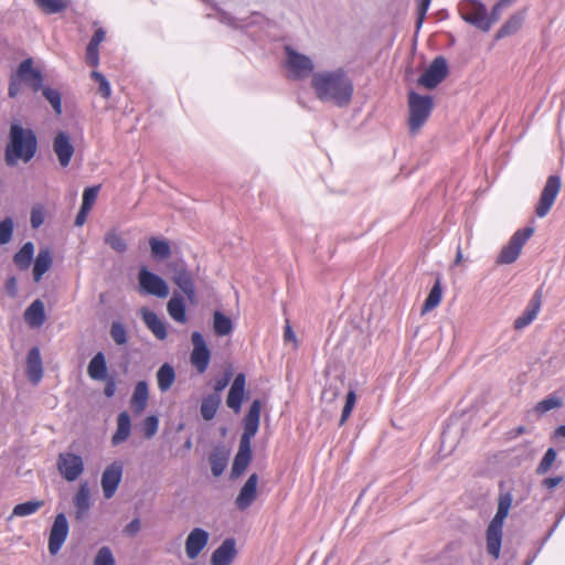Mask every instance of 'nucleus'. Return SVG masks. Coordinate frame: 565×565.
Instances as JSON below:
<instances>
[{
    "mask_svg": "<svg viewBox=\"0 0 565 565\" xmlns=\"http://www.w3.org/2000/svg\"><path fill=\"white\" fill-rule=\"evenodd\" d=\"M34 2L47 14L62 12L67 7L66 0H34Z\"/></svg>",
    "mask_w": 565,
    "mask_h": 565,
    "instance_id": "43",
    "label": "nucleus"
},
{
    "mask_svg": "<svg viewBox=\"0 0 565 565\" xmlns=\"http://www.w3.org/2000/svg\"><path fill=\"white\" fill-rule=\"evenodd\" d=\"M562 181L558 175H550L545 182V185L541 192L539 203L535 207V213L539 217L547 215L552 209L557 194L559 193Z\"/></svg>",
    "mask_w": 565,
    "mask_h": 565,
    "instance_id": "11",
    "label": "nucleus"
},
{
    "mask_svg": "<svg viewBox=\"0 0 565 565\" xmlns=\"http://www.w3.org/2000/svg\"><path fill=\"white\" fill-rule=\"evenodd\" d=\"M311 87L320 102L338 107H347L354 92L352 79L342 67L313 73Z\"/></svg>",
    "mask_w": 565,
    "mask_h": 565,
    "instance_id": "1",
    "label": "nucleus"
},
{
    "mask_svg": "<svg viewBox=\"0 0 565 565\" xmlns=\"http://www.w3.org/2000/svg\"><path fill=\"white\" fill-rule=\"evenodd\" d=\"M143 294L164 299L169 296V286L159 275L143 266Z\"/></svg>",
    "mask_w": 565,
    "mask_h": 565,
    "instance_id": "16",
    "label": "nucleus"
},
{
    "mask_svg": "<svg viewBox=\"0 0 565 565\" xmlns=\"http://www.w3.org/2000/svg\"><path fill=\"white\" fill-rule=\"evenodd\" d=\"M172 281L182 290L190 302L195 299V286L192 273L184 263H175L172 266Z\"/></svg>",
    "mask_w": 565,
    "mask_h": 565,
    "instance_id": "13",
    "label": "nucleus"
},
{
    "mask_svg": "<svg viewBox=\"0 0 565 565\" xmlns=\"http://www.w3.org/2000/svg\"><path fill=\"white\" fill-rule=\"evenodd\" d=\"M533 233L534 228L530 226L518 230L511 236L508 244L502 247L495 263L499 265H508L514 263L519 258L524 244L527 242V239H530Z\"/></svg>",
    "mask_w": 565,
    "mask_h": 565,
    "instance_id": "6",
    "label": "nucleus"
},
{
    "mask_svg": "<svg viewBox=\"0 0 565 565\" xmlns=\"http://www.w3.org/2000/svg\"><path fill=\"white\" fill-rule=\"evenodd\" d=\"M24 320L32 328L41 327L45 321L44 303L36 299L34 300L24 312Z\"/></svg>",
    "mask_w": 565,
    "mask_h": 565,
    "instance_id": "26",
    "label": "nucleus"
},
{
    "mask_svg": "<svg viewBox=\"0 0 565 565\" xmlns=\"http://www.w3.org/2000/svg\"><path fill=\"white\" fill-rule=\"evenodd\" d=\"M104 241L107 245H109L114 250L118 253H122L127 249V244L125 239L115 230L107 232Z\"/></svg>",
    "mask_w": 565,
    "mask_h": 565,
    "instance_id": "44",
    "label": "nucleus"
},
{
    "mask_svg": "<svg viewBox=\"0 0 565 565\" xmlns=\"http://www.w3.org/2000/svg\"><path fill=\"white\" fill-rule=\"evenodd\" d=\"M122 467L119 462L108 466L102 476V488L104 497L110 499L116 493L118 484L121 480Z\"/></svg>",
    "mask_w": 565,
    "mask_h": 565,
    "instance_id": "19",
    "label": "nucleus"
},
{
    "mask_svg": "<svg viewBox=\"0 0 565 565\" xmlns=\"http://www.w3.org/2000/svg\"><path fill=\"white\" fill-rule=\"evenodd\" d=\"M257 483L258 476L256 473H252L242 487L235 500V504L238 510L244 511L254 503L257 494Z\"/></svg>",
    "mask_w": 565,
    "mask_h": 565,
    "instance_id": "21",
    "label": "nucleus"
},
{
    "mask_svg": "<svg viewBox=\"0 0 565 565\" xmlns=\"http://www.w3.org/2000/svg\"><path fill=\"white\" fill-rule=\"evenodd\" d=\"M564 481L563 476L550 477L542 480L541 486L545 489H554Z\"/></svg>",
    "mask_w": 565,
    "mask_h": 565,
    "instance_id": "61",
    "label": "nucleus"
},
{
    "mask_svg": "<svg viewBox=\"0 0 565 565\" xmlns=\"http://www.w3.org/2000/svg\"><path fill=\"white\" fill-rule=\"evenodd\" d=\"M211 471L214 477H220L227 467L228 456L222 448H215L209 456Z\"/></svg>",
    "mask_w": 565,
    "mask_h": 565,
    "instance_id": "31",
    "label": "nucleus"
},
{
    "mask_svg": "<svg viewBox=\"0 0 565 565\" xmlns=\"http://www.w3.org/2000/svg\"><path fill=\"white\" fill-rule=\"evenodd\" d=\"M542 289L539 288L520 317L514 320V329L522 330L531 324L537 317L542 307Z\"/></svg>",
    "mask_w": 565,
    "mask_h": 565,
    "instance_id": "17",
    "label": "nucleus"
},
{
    "mask_svg": "<svg viewBox=\"0 0 565 565\" xmlns=\"http://www.w3.org/2000/svg\"><path fill=\"white\" fill-rule=\"evenodd\" d=\"M221 404V396L218 394H209L202 399L200 413L203 419L212 420Z\"/></svg>",
    "mask_w": 565,
    "mask_h": 565,
    "instance_id": "34",
    "label": "nucleus"
},
{
    "mask_svg": "<svg viewBox=\"0 0 565 565\" xmlns=\"http://www.w3.org/2000/svg\"><path fill=\"white\" fill-rule=\"evenodd\" d=\"M6 291L11 297H15L18 292V282L14 277H10L6 282Z\"/></svg>",
    "mask_w": 565,
    "mask_h": 565,
    "instance_id": "64",
    "label": "nucleus"
},
{
    "mask_svg": "<svg viewBox=\"0 0 565 565\" xmlns=\"http://www.w3.org/2000/svg\"><path fill=\"white\" fill-rule=\"evenodd\" d=\"M262 403L254 399L244 417V430L239 439L238 451L234 457L231 477H239L248 467L252 460V439L258 431L260 418Z\"/></svg>",
    "mask_w": 565,
    "mask_h": 565,
    "instance_id": "2",
    "label": "nucleus"
},
{
    "mask_svg": "<svg viewBox=\"0 0 565 565\" xmlns=\"http://www.w3.org/2000/svg\"><path fill=\"white\" fill-rule=\"evenodd\" d=\"M56 466L61 476L68 482L77 480L84 471L83 458L73 452L60 454Z\"/></svg>",
    "mask_w": 565,
    "mask_h": 565,
    "instance_id": "10",
    "label": "nucleus"
},
{
    "mask_svg": "<svg viewBox=\"0 0 565 565\" xmlns=\"http://www.w3.org/2000/svg\"><path fill=\"white\" fill-rule=\"evenodd\" d=\"M441 298H443L441 281H440V278L437 277L433 288L430 289V291L423 305L422 315H425V313L431 311L433 309H435L440 303Z\"/></svg>",
    "mask_w": 565,
    "mask_h": 565,
    "instance_id": "35",
    "label": "nucleus"
},
{
    "mask_svg": "<svg viewBox=\"0 0 565 565\" xmlns=\"http://www.w3.org/2000/svg\"><path fill=\"white\" fill-rule=\"evenodd\" d=\"M34 254V245L31 242H26L14 255L13 262L17 267L21 270H25L30 267Z\"/></svg>",
    "mask_w": 565,
    "mask_h": 565,
    "instance_id": "37",
    "label": "nucleus"
},
{
    "mask_svg": "<svg viewBox=\"0 0 565 565\" xmlns=\"http://www.w3.org/2000/svg\"><path fill=\"white\" fill-rule=\"evenodd\" d=\"M159 420L156 416H148L143 418V437H151L158 430Z\"/></svg>",
    "mask_w": 565,
    "mask_h": 565,
    "instance_id": "53",
    "label": "nucleus"
},
{
    "mask_svg": "<svg viewBox=\"0 0 565 565\" xmlns=\"http://www.w3.org/2000/svg\"><path fill=\"white\" fill-rule=\"evenodd\" d=\"M42 507H43V501H40V500L19 503L13 508V511L9 519H12L14 516L23 518V516L34 514Z\"/></svg>",
    "mask_w": 565,
    "mask_h": 565,
    "instance_id": "39",
    "label": "nucleus"
},
{
    "mask_svg": "<svg viewBox=\"0 0 565 565\" xmlns=\"http://www.w3.org/2000/svg\"><path fill=\"white\" fill-rule=\"evenodd\" d=\"M167 311L171 319H173L175 322L182 324L188 322L185 302L180 294L173 292L172 297L167 303Z\"/></svg>",
    "mask_w": 565,
    "mask_h": 565,
    "instance_id": "25",
    "label": "nucleus"
},
{
    "mask_svg": "<svg viewBox=\"0 0 565 565\" xmlns=\"http://www.w3.org/2000/svg\"><path fill=\"white\" fill-rule=\"evenodd\" d=\"M236 542L230 537L222 542V544L212 553V565H230L236 556Z\"/></svg>",
    "mask_w": 565,
    "mask_h": 565,
    "instance_id": "22",
    "label": "nucleus"
},
{
    "mask_svg": "<svg viewBox=\"0 0 565 565\" xmlns=\"http://www.w3.org/2000/svg\"><path fill=\"white\" fill-rule=\"evenodd\" d=\"M556 457H557L556 450L552 447L548 448L545 451L541 461L539 462L537 467L535 468V473L537 476L546 475L551 470L553 463L555 462Z\"/></svg>",
    "mask_w": 565,
    "mask_h": 565,
    "instance_id": "42",
    "label": "nucleus"
},
{
    "mask_svg": "<svg viewBox=\"0 0 565 565\" xmlns=\"http://www.w3.org/2000/svg\"><path fill=\"white\" fill-rule=\"evenodd\" d=\"M431 0H418L417 6V19H416V29L419 30L425 20L426 13L429 9Z\"/></svg>",
    "mask_w": 565,
    "mask_h": 565,
    "instance_id": "55",
    "label": "nucleus"
},
{
    "mask_svg": "<svg viewBox=\"0 0 565 565\" xmlns=\"http://www.w3.org/2000/svg\"><path fill=\"white\" fill-rule=\"evenodd\" d=\"M220 21L234 29L241 28V24L238 23L237 19L226 12H222L220 14Z\"/></svg>",
    "mask_w": 565,
    "mask_h": 565,
    "instance_id": "62",
    "label": "nucleus"
},
{
    "mask_svg": "<svg viewBox=\"0 0 565 565\" xmlns=\"http://www.w3.org/2000/svg\"><path fill=\"white\" fill-rule=\"evenodd\" d=\"M53 151L61 167L66 168L74 154V146L71 136L66 131H58L53 139Z\"/></svg>",
    "mask_w": 565,
    "mask_h": 565,
    "instance_id": "15",
    "label": "nucleus"
},
{
    "mask_svg": "<svg viewBox=\"0 0 565 565\" xmlns=\"http://www.w3.org/2000/svg\"><path fill=\"white\" fill-rule=\"evenodd\" d=\"M461 18L477 26L478 29L487 32L491 28V22L487 18L486 7L475 0H467L459 7Z\"/></svg>",
    "mask_w": 565,
    "mask_h": 565,
    "instance_id": "8",
    "label": "nucleus"
},
{
    "mask_svg": "<svg viewBox=\"0 0 565 565\" xmlns=\"http://www.w3.org/2000/svg\"><path fill=\"white\" fill-rule=\"evenodd\" d=\"M523 17L519 13L513 14L497 32V39L511 35L520 30L522 26Z\"/></svg>",
    "mask_w": 565,
    "mask_h": 565,
    "instance_id": "40",
    "label": "nucleus"
},
{
    "mask_svg": "<svg viewBox=\"0 0 565 565\" xmlns=\"http://www.w3.org/2000/svg\"><path fill=\"white\" fill-rule=\"evenodd\" d=\"M13 233V222L10 217L0 222V245H4L11 241Z\"/></svg>",
    "mask_w": 565,
    "mask_h": 565,
    "instance_id": "51",
    "label": "nucleus"
},
{
    "mask_svg": "<svg viewBox=\"0 0 565 565\" xmlns=\"http://www.w3.org/2000/svg\"><path fill=\"white\" fill-rule=\"evenodd\" d=\"M131 422L127 412H121L117 417V429L111 438L113 445L124 443L130 435Z\"/></svg>",
    "mask_w": 565,
    "mask_h": 565,
    "instance_id": "29",
    "label": "nucleus"
},
{
    "mask_svg": "<svg viewBox=\"0 0 565 565\" xmlns=\"http://www.w3.org/2000/svg\"><path fill=\"white\" fill-rule=\"evenodd\" d=\"M89 212H90V209H87V207L81 205V209L75 217V222H74L75 226H78V227L83 226L86 222V218H87V215L89 214Z\"/></svg>",
    "mask_w": 565,
    "mask_h": 565,
    "instance_id": "63",
    "label": "nucleus"
},
{
    "mask_svg": "<svg viewBox=\"0 0 565 565\" xmlns=\"http://www.w3.org/2000/svg\"><path fill=\"white\" fill-rule=\"evenodd\" d=\"M143 322L159 340L168 335L166 323L152 311L143 310Z\"/></svg>",
    "mask_w": 565,
    "mask_h": 565,
    "instance_id": "30",
    "label": "nucleus"
},
{
    "mask_svg": "<svg viewBox=\"0 0 565 565\" xmlns=\"http://www.w3.org/2000/svg\"><path fill=\"white\" fill-rule=\"evenodd\" d=\"M285 53L286 64L292 78L303 79L312 73L315 65L309 56L298 53L289 45L285 47Z\"/></svg>",
    "mask_w": 565,
    "mask_h": 565,
    "instance_id": "7",
    "label": "nucleus"
},
{
    "mask_svg": "<svg viewBox=\"0 0 565 565\" xmlns=\"http://www.w3.org/2000/svg\"><path fill=\"white\" fill-rule=\"evenodd\" d=\"M131 403L136 412L141 409V381L135 385Z\"/></svg>",
    "mask_w": 565,
    "mask_h": 565,
    "instance_id": "60",
    "label": "nucleus"
},
{
    "mask_svg": "<svg viewBox=\"0 0 565 565\" xmlns=\"http://www.w3.org/2000/svg\"><path fill=\"white\" fill-rule=\"evenodd\" d=\"M32 63L31 58L22 61L15 72L22 83L29 85L34 92H39L42 88L43 76L39 70L32 67Z\"/></svg>",
    "mask_w": 565,
    "mask_h": 565,
    "instance_id": "20",
    "label": "nucleus"
},
{
    "mask_svg": "<svg viewBox=\"0 0 565 565\" xmlns=\"http://www.w3.org/2000/svg\"><path fill=\"white\" fill-rule=\"evenodd\" d=\"M213 328L216 335H228L233 331V322L231 318L216 310L213 315Z\"/></svg>",
    "mask_w": 565,
    "mask_h": 565,
    "instance_id": "38",
    "label": "nucleus"
},
{
    "mask_svg": "<svg viewBox=\"0 0 565 565\" xmlns=\"http://www.w3.org/2000/svg\"><path fill=\"white\" fill-rule=\"evenodd\" d=\"M36 137L30 129H23L18 124L10 128V143L6 149L4 159L8 166L13 167L18 160L30 161L36 152Z\"/></svg>",
    "mask_w": 565,
    "mask_h": 565,
    "instance_id": "3",
    "label": "nucleus"
},
{
    "mask_svg": "<svg viewBox=\"0 0 565 565\" xmlns=\"http://www.w3.org/2000/svg\"><path fill=\"white\" fill-rule=\"evenodd\" d=\"M26 375L33 384H38L43 376L42 359L38 348H32L28 353Z\"/></svg>",
    "mask_w": 565,
    "mask_h": 565,
    "instance_id": "24",
    "label": "nucleus"
},
{
    "mask_svg": "<svg viewBox=\"0 0 565 565\" xmlns=\"http://www.w3.org/2000/svg\"><path fill=\"white\" fill-rule=\"evenodd\" d=\"M68 522L64 513H58L52 524L49 536V552L51 555H56L68 535Z\"/></svg>",
    "mask_w": 565,
    "mask_h": 565,
    "instance_id": "12",
    "label": "nucleus"
},
{
    "mask_svg": "<svg viewBox=\"0 0 565 565\" xmlns=\"http://www.w3.org/2000/svg\"><path fill=\"white\" fill-rule=\"evenodd\" d=\"M41 89H42L43 96L52 105L55 113L60 115L62 113V103H61L60 93L56 89H52L50 87H44Z\"/></svg>",
    "mask_w": 565,
    "mask_h": 565,
    "instance_id": "47",
    "label": "nucleus"
},
{
    "mask_svg": "<svg viewBox=\"0 0 565 565\" xmlns=\"http://www.w3.org/2000/svg\"><path fill=\"white\" fill-rule=\"evenodd\" d=\"M90 490L87 482H82L74 497V505L76 509V518L82 519L90 508Z\"/></svg>",
    "mask_w": 565,
    "mask_h": 565,
    "instance_id": "27",
    "label": "nucleus"
},
{
    "mask_svg": "<svg viewBox=\"0 0 565 565\" xmlns=\"http://www.w3.org/2000/svg\"><path fill=\"white\" fill-rule=\"evenodd\" d=\"M175 381V371L170 363H163L157 371V383L161 392H167L171 388Z\"/></svg>",
    "mask_w": 565,
    "mask_h": 565,
    "instance_id": "32",
    "label": "nucleus"
},
{
    "mask_svg": "<svg viewBox=\"0 0 565 565\" xmlns=\"http://www.w3.org/2000/svg\"><path fill=\"white\" fill-rule=\"evenodd\" d=\"M512 3V0H500L491 10V14H490V18L488 20H490V22H494L497 21L499 18H500V13H501V10L503 8H507L509 7L510 4Z\"/></svg>",
    "mask_w": 565,
    "mask_h": 565,
    "instance_id": "58",
    "label": "nucleus"
},
{
    "mask_svg": "<svg viewBox=\"0 0 565 565\" xmlns=\"http://www.w3.org/2000/svg\"><path fill=\"white\" fill-rule=\"evenodd\" d=\"M22 81L18 77V73L11 75L8 94L11 98L18 96L21 90Z\"/></svg>",
    "mask_w": 565,
    "mask_h": 565,
    "instance_id": "57",
    "label": "nucleus"
},
{
    "mask_svg": "<svg viewBox=\"0 0 565 565\" xmlns=\"http://www.w3.org/2000/svg\"><path fill=\"white\" fill-rule=\"evenodd\" d=\"M355 402H356V394H355V391L352 388L348 392V394L345 396V403H344L340 423H339L340 425H343L348 420V418L350 417V415L354 408Z\"/></svg>",
    "mask_w": 565,
    "mask_h": 565,
    "instance_id": "46",
    "label": "nucleus"
},
{
    "mask_svg": "<svg viewBox=\"0 0 565 565\" xmlns=\"http://www.w3.org/2000/svg\"><path fill=\"white\" fill-rule=\"evenodd\" d=\"M110 334L117 344H124L127 341L126 330L124 326L119 322H114L111 324Z\"/></svg>",
    "mask_w": 565,
    "mask_h": 565,
    "instance_id": "52",
    "label": "nucleus"
},
{
    "mask_svg": "<svg viewBox=\"0 0 565 565\" xmlns=\"http://www.w3.org/2000/svg\"><path fill=\"white\" fill-rule=\"evenodd\" d=\"M94 565H115V558L108 546L99 548L95 556Z\"/></svg>",
    "mask_w": 565,
    "mask_h": 565,
    "instance_id": "49",
    "label": "nucleus"
},
{
    "mask_svg": "<svg viewBox=\"0 0 565 565\" xmlns=\"http://www.w3.org/2000/svg\"><path fill=\"white\" fill-rule=\"evenodd\" d=\"M448 73L449 68L446 58L437 56L418 78V85L434 89L448 76Z\"/></svg>",
    "mask_w": 565,
    "mask_h": 565,
    "instance_id": "9",
    "label": "nucleus"
},
{
    "mask_svg": "<svg viewBox=\"0 0 565 565\" xmlns=\"http://www.w3.org/2000/svg\"><path fill=\"white\" fill-rule=\"evenodd\" d=\"M209 532L201 527H194L185 540V553L190 559L196 558L207 545Z\"/></svg>",
    "mask_w": 565,
    "mask_h": 565,
    "instance_id": "18",
    "label": "nucleus"
},
{
    "mask_svg": "<svg viewBox=\"0 0 565 565\" xmlns=\"http://www.w3.org/2000/svg\"><path fill=\"white\" fill-rule=\"evenodd\" d=\"M193 351L190 356L192 365L198 372L203 373L210 363V350L205 343L203 335L199 331H194L191 335Z\"/></svg>",
    "mask_w": 565,
    "mask_h": 565,
    "instance_id": "14",
    "label": "nucleus"
},
{
    "mask_svg": "<svg viewBox=\"0 0 565 565\" xmlns=\"http://www.w3.org/2000/svg\"><path fill=\"white\" fill-rule=\"evenodd\" d=\"M99 190H100V185H94V186L86 188L83 192L82 206H85V207L92 210L93 205L95 204V202L97 200Z\"/></svg>",
    "mask_w": 565,
    "mask_h": 565,
    "instance_id": "50",
    "label": "nucleus"
},
{
    "mask_svg": "<svg viewBox=\"0 0 565 565\" xmlns=\"http://www.w3.org/2000/svg\"><path fill=\"white\" fill-rule=\"evenodd\" d=\"M53 263L52 254L49 248H41L36 255L33 266V279L39 282L43 275L51 268Z\"/></svg>",
    "mask_w": 565,
    "mask_h": 565,
    "instance_id": "28",
    "label": "nucleus"
},
{
    "mask_svg": "<svg viewBox=\"0 0 565 565\" xmlns=\"http://www.w3.org/2000/svg\"><path fill=\"white\" fill-rule=\"evenodd\" d=\"M92 78L98 84V93L104 98H108L111 94V88L107 78L97 71L92 72Z\"/></svg>",
    "mask_w": 565,
    "mask_h": 565,
    "instance_id": "48",
    "label": "nucleus"
},
{
    "mask_svg": "<svg viewBox=\"0 0 565 565\" xmlns=\"http://www.w3.org/2000/svg\"><path fill=\"white\" fill-rule=\"evenodd\" d=\"M355 402H356V394H355V391L352 388L348 392V394L345 396V403H344L340 423H339L340 425H343L348 420V418L350 417V415L354 408Z\"/></svg>",
    "mask_w": 565,
    "mask_h": 565,
    "instance_id": "45",
    "label": "nucleus"
},
{
    "mask_svg": "<svg viewBox=\"0 0 565 565\" xmlns=\"http://www.w3.org/2000/svg\"><path fill=\"white\" fill-rule=\"evenodd\" d=\"M149 246L151 256L158 262L166 260L171 255V247L167 239L152 236L149 238Z\"/></svg>",
    "mask_w": 565,
    "mask_h": 565,
    "instance_id": "33",
    "label": "nucleus"
},
{
    "mask_svg": "<svg viewBox=\"0 0 565 565\" xmlns=\"http://www.w3.org/2000/svg\"><path fill=\"white\" fill-rule=\"evenodd\" d=\"M562 406H563V399L561 397L550 395L535 405L534 412L537 415H543L546 412H550L555 408H559Z\"/></svg>",
    "mask_w": 565,
    "mask_h": 565,
    "instance_id": "41",
    "label": "nucleus"
},
{
    "mask_svg": "<svg viewBox=\"0 0 565 565\" xmlns=\"http://www.w3.org/2000/svg\"><path fill=\"white\" fill-rule=\"evenodd\" d=\"M434 108V100L429 95H419L414 90L408 93V127L412 134L427 121Z\"/></svg>",
    "mask_w": 565,
    "mask_h": 565,
    "instance_id": "5",
    "label": "nucleus"
},
{
    "mask_svg": "<svg viewBox=\"0 0 565 565\" xmlns=\"http://www.w3.org/2000/svg\"><path fill=\"white\" fill-rule=\"evenodd\" d=\"M99 45L94 44L92 42L88 43L86 47V62L87 64L92 66H97L99 63V53H98Z\"/></svg>",
    "mask_w": 565,
    "mask_h": 565,
    "instance_id": "54",
    "label": "nucleus"
},
{
    "mask_svg": "<svg viewBox=\"0 0 565 565\" xmlns=\"http://www.w3.org/2000/svg\"><path fill=\"white\" fill-rule=\"evenodd\" d=\"M232 374L226 372L222 377L216 379L214 383V393L218 394L228 385Z\"/></svg>",
    "mask_w": 565,
    "mask_h": 565,
    "instance_id": "59",
    "label": "nucleus"
},
{
    "mask_svg": "<svg viewBox=\"0 0 565 565\" xmlns=\"http://www.w3.org/2000/svg\"><path fill=\"white\" fill-rule=\"evenodd\" d=\"M88 375L93 380H104L107 374V366L105 356L102 352H98L89 362L87 369Z\"/></svg>",
    "mask_w": 565,
    "mask_h": 565,
    "instance_id": "36",
    "label": "nucleus"
},
{
    "mask_svg": "<svg viewBox=\"0 0 565 565\" xmlns=\"http://www.w3.org/2000/svg\"><path fill=\"white\" fill-rule=\"evenodd\" d=\"M512 500V494L510 492L500 494L497 513L487 527V552L494 559H498L500 556L503 535V523L509 514Z\"/></svg>",
    "mask_w": 565,
    "mask_h": 565,
    "instance_id": "4",
    "label": "nucleus"
},
{
    "mask_svg": "<svg viewBox=\"0 0 565 565\" xmlns=\"http://www.w3.org/2000/svg\"><path fill=\"white\" fill-rule=\"evenodd\" d=\"M244 390H245V375L243 373H238L228 392L226 404L233 409L235 413H238L242 407V402L244 398Z\"/></svg>",
    "mask_w": 565,
    "mask_h": 565,
    "instance_id": "23",
    "label": "nucleus"
},
{
    "mask_svg": "<svg viewBox=\"0 0 565 565\" xmlns=\"http://www.w3.org/2000/svg\"><path fill=\"white\" fill-rule=\"evenodd\" d=\"M30 221L33 228H38L44 223V212L41 206H34L31 210Z\"/></svg>",
    "mask_w": 565,
    "mask_h": 565,
    "instance_id": "56",
    "label": "nucleus"
}]
</instances>
